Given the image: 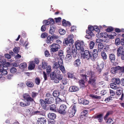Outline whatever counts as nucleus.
<instances>
[{"instance_id": "1", "label": "nucleus", "mask_w": 124, "mask_h": 124, "mask_svg": "<svg viewBox=\"0 0 124 124\" xmlns=\"http://www.w3.org/2000/svg\"><path fill=\"white\" fill-rule=\"evenodd\" d=\"M83 79L88 81L89 84L94 85L95 84V79L94 73L91 71H87L86 74L82 75Z\"/></svg>"}, {"instance_id": "2", "label": "nucleus", "mask_w": 124, "mask_h": 124, "mask_svg": "<svg viewBox=\"0 0 124 124\" xmlns=\"http://www.w3.org/2000/svg\"><path fill=\"white\" fill-rule=\"evenodd\" d=\"M75 48L76 49L79 50L80 52L81 51L82 52L84 51V48L83 46H84V43L83 41H78L75 42Z\"/></svg>"}, {"instance_id": "3", "label": "nucleus", "mask_w": 124, "mask_h": 124, "mask_svg": "<svg viewBox=\"0 0 124 124\" xmlns=\"http://www.w3.org/2000/svg\"><path fill=\"white\" fill-rule=\"evenodd\" d=\"M117 54L118 57L121 56L122 60H124V51L122 46H120L117 50Z\"/></svg>"}, {"instance_id": "4", "label": "nucleus", "mask_w": 124, "mask_h": 124, "mask_svg": "<svg viewBox=\"0 0 124 124\" xmlns=\"http://www.w3.org/2000/svg\"><path fill=\"white\" fill-rule=\"evenodd\" d=\"M58 112L60 114H65L67 112V108L66 105L64 104L61 105L60 107Z\"/></svg>"}, {"instance_id": "5", "label": "nucleus", "mask_w": 124, "mask_h": 124, "mask_svg": "<svg viewBox=\"0 0 124 124\" xmlns=\"http://www.w3.org/2000/svg\"><path fill=\"white\" fill-rule=\"evenodd\" d=\"M76 111V107L75 105H74L70 108L68 111V115L69 117H72L74 115Z\"/></svg>"}, {"instance_id": "6", "label": "nucleus", "mask_w": 124, "mask_h": 124, "mask_svg": "<svg viewBox=\"0 0 124 124\" xmlns=\"http://www.w3.org/2000/svg\"><path fill=\"white\" fill-rule=\"evenodd\" d=\"M80 53L83 56L84 58H86L88 60L90 58L91 54L88 50H85V49H84V51L82 52V53L81 51H80Z\"/></svg>"}, {"instance_id": "7", "label": "nucleus", "mask_w": 124, "mask_h": 124, "mask_svg": "<svg viewBox=\"0 0 124 124\" xmlns=\"http://www.w3.org/2000/svg\"><path fill=\"white\" fill-rule=\"evenodd\" d=\"M51 51L55 52L57 51L60 48V46L58 44H53L50 45Z\"/></svg>"}, {"instance_id": "8", "label": "nucleus", "mask_w": 124, "mask_h": 124, "mask_svg": "<svg viewBox=\"0 0 124 124\" xmlns=\"http://www.w3.org/2000/svg\"><path fill=\"white\" fill-rule=\"evenodd\" d=\"M23 97L24 99V101L28 102H31L33 101V99L30 96L29 94L28 93L24 94L23 95Z\"/></svg>"}, {"instance_id": "9", "label": "nucleus", "mask_w": 124, "mask_h": 124, "mask_svg": "<svg viewBox=\"0 0 124 124\" xmlns=\"http://www.w3.org/2000/svg\"><path fill=\"white\" fill-rule=\"evenodd\" d=\"M40 102L42 107L44 109L47 110L49 109V106L48 105L46 104L45 101L43 100L42 99H41L40 100Z\"/></svg>"}, {"instance_id": "10", "label": "nucleus", "mask_w": 124, "mask_h": 124, "mask_svg": "<svg viewBox=\"0 0 124 124\" xmlns=\"http://www.w3.org/2000/svg\"><path fill=\"white\" fill-rule=\"evenodd\" d=\"M104 63L103 61H102L99 63H98L97 66L96 67L97 71L99 72H100L101 70L103 69L104 66Z\"/></svg>"}, {"instance_id": "11", "label": "nucleus", "mask_w": 124, "mask_h": 124, "mask_svg": "<svg viewBox=\"0 0 124 124\" xmlns=\"http://www.w3.org/2000/svg\"><path fill=\"white\" fill-rule=\"evenodd\" d=\"M108 36V34L106 32H102L100 33H98L96 34V37L97 38H105L107 37Z\"/></svg>"}, {"instance_id": "12", "label": "nucleus", "mask_w": 124, "mask_h": 124, "mask_svg": "<svg viewBox=\"0 0 124 124\" xmlns=\"http://www.w3.org/2000/svg\"><path fill=\"white\" fill-rule=\"evenodd\" d=\"M63 78V77L61 74H57L56 75V77L54 79V82L56 83H58Z\"/></svg>"}, {"instance_id": "13", "label": "nucleus", "mask_w": 124, "mask_h": 124, "mask_svg": "<svg viewBox=\"0 0 124 124\" xmlns=\"http://www.w3.org/2000/svg\"><path fill=\"white\" fill-rule=\"evenodd\" d=\"M46 122V120L45 118L41 117L38 119L36 123L38 124H45Z\"/></svg>"}, {"instance_id": "14", "label": "nucleus", "mask_w": 124, "mask_h": 124, "mask_svg": "<svg viewBox=\"0 0 124 124\" xmlns=\"http://www.w3.org/2000/svg\"><path fill=\"white\" fill-rule=\"evenodd\" d=\"M79 90V88L77 86H73L70 87L69 89V91L71 92H75L78 91Z\"/></svg>"}, {"instance_id": "15", "label": "nucleus", "mask_w": 124, "mask_h": 124, "mask_svg": "<svg viewBox=\"0 0 124 124\" xmlns=\"http://www.w3.org/2000/svg\"><path fill=\"white\" fill-rule=\"evenodd\" d=\"M119 68V66H116L112 67L111 69V73L114 74L116 73Z\"/></svg>"}, {"instance_id": "16", "label": "nucleus", "mask_w": 124, "mask_h": 124, "mask_svg": "<svg viewBox=\"0 0 124 124\" xmlns=\"http://www.w3.org/2000/svg\"><path fill=\"white\" fill-rule=\"evenodd\" d=\"M54 101V98L53 97H50L49 98H46L45 99V101L47 104H50L53 103Z\"/></svg>"}, {"instance_id": "17", "label": "nucleus", "mask_w": 124, "mask_h": 124, "mask_svg": "<svg viewBox=\"0 0 124 124\" xmlns=\"http://www.w3.org/2000/svg\"><path fill=\"white\" fill-rule=\"evenodd\" d=\"M81 64L80 59L78 58L75 60L73 62V65L75 67H78Z\"/></svg>"}, {"instance_id": "18", "label": "nucleus", "mask_w": 124, "mask_h": 124, "mask_svg": "<svg viewBox=\"0 0 124 124\" xmlns=\"http://www.w3.org/2000/svg\"><path fill=\"white\" fill-rule=\"evenodd\" d=\"M73 47H75V46H72L68 47L67 49V52L68 54H71L73 51Z\"/></svg>"}, {"instance_id": "19", "label": "nucleus", "mask_w": 124, "mask_h": 124, "mask_svg": "<svg viewBox=\"0 0 124 124\" xmlns=\"http://www.w3.org/2000/svg\"><path fill=\"white\" fill-rule=\"evenodd\" d=\"M48 117L50 119L54 120L56 117V115L53 113H50L48 115Z\"/></svg>"}, {"instance_id": "20", "label": "nucleus", "mask_w": 124, "mask_h": 124, "mask_svg": "<svg viewBox=\"0 0 124 124\" xmlns=\"http://www.w3.org/2000/svg\"><path fill=\"white\" fill-rule=\"evenodd\" d=\"M73 34H70L68 36L67 38L69 44H72L73 43Z\"/></svg>"}, {"instance_id": "21", "label": "nucleus", "mask_w": 124, "mask_h": 124, "mask_svg": "<svg viewBox=\"0 0 124 124\" xmlns=\"http://www.w3.org/2000/svg\"><path fill=\"white\" fill-rule=\"evenodd\" d=\"M55 29L56 27L55 26L51 25L50 29L49 31V33L51 34H53L55 31Z\"/></svg>"}, {"instance_id": "22", "label": "nucleus", "mask_w": 124, "mask_h": 124, "mask_svg": "<svg viewBox=\"0 0 124 124\" xmlns=\"http://www.w3.org/2000/svg\"><path fill=\"white\" fill-rule=\"evenodd\" d=\"M25 103H24L23 102H20V105L21 107H25L31 104V102H28L26 101Z\"/></svg>"}, {"instance_id": "23", "label": "nucleus", "mask_w": 124, "mask_h": 124, "mask_svg": "<svg viewBox=\"0 0 124 124\" xmlns=\"http://www.w3.org/2000/svg\"><path fill=\"white\" fill-rule=\"evenodd\" d=\"M112 81L114 84L118 85L120 83V81L119 79L118 78H113L112 79Z\"/></svg>"}, {"instance_id": "24", "label": "nucleus", "mask_w": 124, "mask_h": 124, "mask_svg": "<svg viewBox=\"0 0 124 124\" xmlns=\"http://www.w3.org/2000/svg\"><path fill=\"white\" fill-rule=\"evenodd\" d=\"M109 57L110 60L111 62H114L115 60V56L113 54H110L109 55Z\"/></svg>"}, {"instance_id": "25", "label": "nucleus", "mask_w": 124, "mask_h": 124, "mask_svg": "<svg viewBox=\"0 0 124 124\" xmlns=\"http://www.w3.org/2000/svg\"><path fill=\"white\" fill-rule=\"evenodd\" d=\"M53 42V39L51 36H48L47 38L46 43L48 44H50Z\"/></svg>"}, {"instance_id": "26", "label": "nucleus", "mask_w": 124, "mask_h": 124, "mask_svg": "<svg viewBox=\"0 0 124 124\" xmlns=\"http://www.w3.org/2000/svg\"><path fill=\"white\" fill-rule=\"evenodd\" d=\"M71 54V55H72L74 57H76L77 55V49L75 48V47H73V50Z\"/></svg>"}, {"instance_id": "27", "label": "nucleus", "mask_w": 124, "mask_h": 124, "mask_svg": "<svg viewBox=\"0 0 124 124\" xmlns=\"http://www.w3.org/2000/svg\"><path fill=\"white\" fill-rule=\"evenodd\" d=\"M98 51L99 52H100L103 47V45L102 43H100L98 44Z\"/></svg>"}, {"instance_id": "28", "label": "nucleus", "mask_w": 124, "mask_h": 124, "mask_svg": "<svg viewBox=\"0 0 124 124\" xmlns=\"http://www.w3.org/2000/svg\"><path fill=\"white\" fill-rule=\"evenodd\" d=\"M42 68L44 69H45L48 66V63L43 60V61L42 62Z\"/></svg>"}, {"instance_id": "29", "label": "nucleus", "mask_w": 124, "mask_h": 124, "mask_svg": "<svg viewBox=\"0 0 124 124\" xmlns=\"http://www.w3.org/2000/svg\"><path fill=\"white\" fill-rule=\"evenodd\" d=\"M98 55L97 54H92L90 55V58L93 61H94L96 59L97 57L98 56Z\"/></svg>"}, {"instance_id": "30", "label": "nucleus", "mask_w": 124, "mask_h": 124, "mask_svg": "<svg viewBox=\"0 0 124 124\" xmlns=\"http://www.w3.org/2000/svg\"><path fill=\"white\" fill-rule=\"evenodd\" d=\"M35 65L34 62H30V65L28 67V68L30 70L33 69L35 67Z\"/></svg>"}, {"instance_id": "31", "label": "nucleus", "mask_w": 124, "mask_h": 124, "mask_svg": "<svg viewBox=\"0 0 124 124\" xmlns=\"http://www.w3.org/2000/svg\"><path fill=\"white\" fill-rule=\"evenodd\" d=\"M79 83L81 87H85V82L83 80L81 79L79 80Z\"/></svg>"}, {"instance_id": "32", "label": "nucleus", "mask_w": 124, "mask_h": 124, "mask_svg": "<svg viewBox=\"0 0 124 124\" xmlns=\"http://www.w3.org/2000/svg\"><path fill=\"white\" fill-rule=\"evenodd\" d=\"M96 118H97L98 120V121L100 123L102 122L103 120V117L102 115L100 114L98 115Z\"/></svg>"}, {"instance_id": "33", "label": "nucleus", "mask_w": 124, "mask_h": 124, "mask_svg": "<svg viewBox=\"0 0 124 124\" xmlns=\"http://www.w3.org/2000/svg\"><path fill=\"white\" fill-rule=\"evenodd\" d=\"M26 85L28 87L32 88L33 87L34 85L33 83L29 81H27L26 83Z\"/></svg>"}, {"instance_id": "34", "label": "nucleus", "mask_w": 124, "mask_h": 124, "mask_svg": "<svg viewBox=\"0 0 124 124\" xmlns=\"http://www.w3.org/2000/svg\"><path fill=\"white\" fill-rule=\"evenodd\" d=\"M51 66L49 65H48L47 67L46 68V71L47 74L48 75L50 74L52 71Z\"/></svg>"}, {"instance_id": "35", "label": "nucleus", "mask_w": 124, "mask_h": 124, "mask_svg": "<svg viewBox=\"0 0 124 124\" xmlns=\"http://www.w3.org/2000/svg\"><path fill=\"white\" fill-rule=\"evenodd\" d=\"M27 66V65L26 63L24 62L21 63L19 65V68L21 69L26 68Z\"/></svg>"}, {"instance_id": "36", "label": "nucleus", "mask_w": 124, "mask_h": 124, "mask_svg": "<svg viewBox=\"0 0 124 124\" xmlns=\"http://www.w3.org/2000/svg\"><path fill=\"white\" fill-rule=\"evenodd\" d=\"M86 32L89 36V37L88 38L89 39L91 38L92 36H93L94 35V34L92 32V31H86Z\"/></svg>"}, {"instance_id": "37", "label": "nucleus", "mask_w": 124, "mask_h": 124, "mask_svg": "<svg viewBox=\"0 0 124 124\" xmlns=\"http://www.w3.org/2000/svg\"><path fill=\"white\" fill-rule=\"evenodd\" d=\"M101 56L103 59L106 60L107 59V55L105 52L104 51L101 52Z\"/></svg>"}, {"instance_id": "38", "label": "nucleus", "mask_w": 124, "mask_h": 124, "mask_svg": "<svg viewBox=\"0 0 124 124\" xmlns=\"http://www.w3.org/2000/svg\"><path fill=\"white\" fill-rule=\"evenodd\" d=\"M58 74H55L54 72H52L50 74V76L52 80H53L55 79L56 77V75Z\"/></svg>"}, {"instance_id": "39", "label": "nucleus", "mask_w": 124, "mask_h": 124, "mask_svg": "<svg viewBox=\"0 0 124 124\" xmlns=\"http://www.w3.org/2000/svg\"><path fill=\"white\" fill-rule=\"evenodd\" d=\"M59 92L58 91H54L53 93V96L55 97H57L59 95Z\"/></svg>"}, {"instance_id": "40", "label": "nucleus", "mask_w": 124, "mask_h": 124, "mask_svg": "<svg viewBox=\"0 0 124 124\" xmlns=\"http://www.w3.org/2000/svg\"><path fill=\"white\" fill-rule=\"evenodd\" d=\"M90 96L93 99H100L101 98V96H98L97 95L92 94L90 95Z\"/></svg>"}, {"instance_id": "41", "label": "nucleus", "mask_w": 124, "mask_h": 124, "mask_svg": "<svg viewBox=\"0 0 124 124\" xmlns=\"http://www.w3.org/2000/svg\"><path fill=\"white\" fill-rule=\"evenodd\" d=\"M110 85L111 88L114 89H116L118 88L116 84L114 83H111L110 84Z\"/></svg>"}, {"instance_id": "42", "label": "nucleus", "mask_w": 124, "mask_h": 124, "mask_svg": "<svg viewBox=\"0 0 124 124\" xmlns=\"http://www.w3.org/2000/svg\"><path fill=\"white\" fill-rule=\"evenodd\" d=\"M20 50V47H15L13 49V51L15 53L18 54Z\"/></svg>"}, {"instance_id": "43", "label": "nucleus", "mask_w": 124, "mask_h": 124, "mask_svg": "<svg viewBox=\"0 0 124 124\" xmlns=\"http://www.w3.org/2000/svg\"><path fill=\"white\" fill-rule=\"evenodd\" d=\"M72 57L71 54H68L66 55V61H70L72 59Z\"/></svg>"}, {"instance_id": "44", "label": "nucleus", "mask_w": 124, "mask_h": 124, "mask_svg": "<svg viewBox=\"0 0 124 124\" xmlns=\"http://www.w3.org/2000/svg\"><path fill=\"white\" fill-rule=\"evenodd\" d=\"M108 73L107 72L104 73L103 76V78L106 80H108Z\"/></svg>"}, {"instance_id": "45", "label": "nucleus", "mask_w": 124, "mask_h": 124, "mask_svg": "<svg viewBox=\"0 0 124 124\" xmlns=\"http://www.w3.org/2000/svg\"><path fill=\"white\" fill-rule=\"evenodd\" d=\"M95 45V43L92 41H91L90 42L89 46L90 48L92 49L93 48Z\"/></svg>"}, {"instance_id": "46", "label": "nucleus", "mask_w": 124, "mask_h": 124, "mask_svg": "<svg viewBox=\"0 0 124 124\" xmlns=\"http://www.w3.org/2000/svg\"><path fill=\"white\" fill-rule=\"evenodd\" d=\"M60 66L58 62L55 63L53 66V68L54 69H58L60 67Z\"/></svg>"}, {"instance_id": "47", "label": "nucleus", "mask_w": 124, "mask_h": 124, "mask_svg": "<svg viewBox=\"0 0 124 124\" xmlns=\"http://www.w3.org/2000/svg\"><path fill=\"white\" fill-rule=\"evenodd\" d=\"M123 93V89H119L116 90V94L117 95H120Z\"/></svg>"}, {"instance_id": "48", "label": "nucleus", "mask_w": 124, "mask_h": 124, "mask_svg": "<svg viewBox=\"0 0 124 124\" xmlns=\"http://www.w3.org/2000/svg\"><path fill=\"white\" fill-rule=\"evenodd\" d=\"M113 98L114 97H113L110 96L106 99L105 101L106 102H107L110 100H113Z\"/></svg>"}, {"instance_id": "49", "label": "nucleus", "mask_w": 124, "mask_h": 124, "mask_svg": "<svg viewBox=\"0 0 124 124\" xmlns=\"http://www.w3.org/2000/svg\"><path fill=\"white\" fill-rule=\"evenodd\" d=\"M1 72L2 74L4 75H6L8 73V72L6 70L3 68L2 69Z\"/></svg>"}, {"instance_id": "50", "label": "nucleus", "mask_w": 124, "mask_h": 124, "mask_svg": "<svg viewBox=\"0 0 124 124\" xmlns=\"http://www.w3.org/2000/svg\"><path fill=\"white\" fill-rule=\"evenodd\" d=\"M60 69L63 73H65V70L64 66L62 65H61L60 67Z\"/></svg>"}, {"instance_id": "51", "label": "nucleus", "mask_w": 124, "mask_h": 124, "mask_svg": "<svg viewBox=\"0 0 124 124\" xmlns=\"http://www.w3.org/2000/svg\"><path fill=\"white\" fill-rule=\"evenodd\" d=\"M17 71V70L16 68L13 67L10 70V71L11 73H16Z\"/></svg>"}, {"instance_id": "52", "label": "nucleus", "mask_w": 124, "mask_h": 124, "mask_svg": "<svg viewBox=\"0 0 124 124\" xmlns=\"http://www.w3.org/2000/svg\"><path fill=\"white\" fill-rule=\"evenodd\" d=\"M43 23L45 25H48L50 24V22L49 21L45 20L43 21Z\"/></svg>"}, {"instance_id": "53", "label": "nucleus", "mask_w": 124, "mask_h": 124, "mask_svg": "<svg viewBox=\"0 0 124 124\" xmlns=\"http://www.w3.org/2000/svg\"><path fill=\"white\" fill-rule=\"evenodd\" d=\"M68 81V80L66 78H63L62 80V82L63 85H66Z\"/></svg>"}, {"instance_id": "54", "label": "nucleus", "mask_w": 124, "mask_h": 124, "mask_svg": "<svg viewBox=\"0 0 124 124\" xmlns=\"http://www.w3.org/2000/svg\"><path fill=\"white\" fill-rule=\"evenodd\" d=\"M67 75H68V77L69 78H74L73 74L70 72H68L67 73Z\"/></svg>"}, {"instance_id": "55", "label": "nucleus", "mask_w": 124, "mask_h": 124, "mask_svg": "<svg viewBox=\"0 0 124 124\" xmlns=\"http://www.w3.org/2000/svg\"><path fill=\"white\" fill-rule=\"evenodd\" d=\"M35 82L37 85H39L40 83L39 78H36L35 79Z\"/></svg>"}, {"instance_id": "56", "label": "nucleus", "mask_w": 124, "mask_h": 124, "mask_svg": "<svg viewBox=\"0 0 124 124\" xmlns=\"http://www.w3.org/2000/svg\"><path fill=\"white\" fill-rule=\"evenodd\" d=\"M50 110H54L56 108V106L54 104H53L50 105L49 106Z\"/></svg>"}, {"instance_id": "57", "label": "nucleus", "mask_w": 124, "mask_h": 124, "mask_svg": "<svg viewBox=\"0 0 124 124\" xmlns=\"http://www.w3.org/2000/svg\"><path fill=\"white\" fill-rule=\"evenodd\" d=\"M59 33L61 35H63L65 33V31L63 29H61L59 30Z\"/></svg>"}, {"instance_id": "58", "label": "nucleus", "mask_w": 124, "mask_h": 124, "mask_svg": "<svg viewBox=\"0 0 124 124\" xmlns=\"http://www.w3.org/2000/svg\"><path fill=\"white\" fill-rule=\"evenodd\" d=\"M120 43V39L119 38H117L115 40V44L116 45L118 46L119 45Z\"/></svg>"}, {"instance_id": "59", "label": "nucleus", "mask_w": 124, "mask_h": 124, "mask_svg": "<svg viewBox=\"0 0 124 124\" xmlns=\"http://www.w3.org/2000/svg\"><path fill=\"white\" fill-rule=\"evenodd\" d=\"M87 113V110H84L81 113V116H82V115L84 117H85V115Z\"/></svg>"}, {"instance_id": "60", "label": "nucleus", "mask_w": 124, "mask_h": 124, "mask_svg": "<svg viewBox=\"0 0 124 124\" xmlns=\"http://www.w3.org/2000/svg\"><path fill=\"white\" fill-rule=\"evenodd\" d=\"M63 44H64L65 45H67L69 44L67 38L65 39L63 41Z\"/></svg>"}, {"instance_id": "61", "label": "nucleus", "mask_w": 124, "mask_h": 124, "mask_svg": "<svg viewBox=\"0 0 124 124\" xmlns=\"http://www.w3.org/2000/svg\"><path fill=\"white\" fill-rule=\"evenodd\" d=\"M94 31H95L98 32H100V30L99 28L97 26L94 25Z\"/></svg>"}, {"instance_id": "62", "label": "nucleus", "mask_w": 124, "mask_h": 124, "mask_svg": "<svg viewBox=\"0 0 124 124\" xmlns=\"http://www.w3.org/2000/svg\"><path fill=\"white\" fill-rule=\"evenodd\" d=\"M51 36L52 38V39H57L59 38V37L58 35L55 34H54Z\"/></svg>"}, {"instance_id": "63", "label": "nucleus", "mask_w": 124, "mask_h": 124, "mask_svg": "<svg viewBox=\"0 0 124 124\" xmlns=\"http://www.w3.org/2000/svg\"><path fill=\"white\" fill-rule=\"evenodd\" d=\"M119 69L118 70L119 72L123 73H124V67H121L119 66Z\"/></svg>"}, {"instance_id": "64", "label": "nucleus", "mask_w": 124, "mask_h": 124, "mask_svg": "<svg viewBox=\"0 0 124 124\" xmlns=\"http://www.w3.org/2000/svg\"><path fill=\"white\" fill-rule=\"evenodd\" d=\"M107 123L108 124H112L113 122L112 119L109 118L107 121Z\"/></svg>"}]
</instances>
